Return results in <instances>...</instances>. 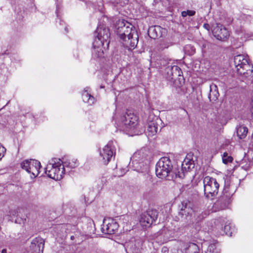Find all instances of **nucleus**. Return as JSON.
<instances>
[{
  "label": "nucleus",
  "instance_id": "obj_1",
  "mask_svg": "<svg viewBox=\"0 0 253 253\" xmlns=\"http://www.w3.org/2000/svg\"><path fill=\"white\" fill-rule=\"evenodd\" d=\"M117 33L124 47L128 50L134 49L138 42V35L134 26L125 20H120L117 25Z\"/></svg>",
  "mask_w": 253,
  "mask_h": 253
},
{
  "label": "nucleus",
  "instance_id": "obj_2",
  "mask_svg": "<svg viewBox=\"0 0 253 253\" xmlns=\"http://www.w3.org/2000/svg\"><path fill=\"white\" fill-rule=\"evenodd\" d=\"M97 37L93 42V55L97 58L104 56V52L108 49L110 33L105 25H99L96 29Z\"/></svg>",
  "mask_w": 253,
  "mask_h": 253
},
{
  "label": "nucleus",
  "instance_id": "obj_3",
  "mask_svg": "<svg viewBox=\"0 0 253 253\" xmlns=\"http://www.w3.org/2000/svg\"><path fill=\"white\" fill-rule=\"evenodd\" d=\"M180 207L179 215L182 217L185 216L188 221L189 220V225L192 224L195 227V231H192V232H196L200 230L199 222L210 214L209 212L194 211L191 207L190 204L185 202L181 203Z\"/></svg>",
  "mask_w": 253,
  "mask_h": 253
},
{
  "label": "nucleus",
  "instance_id": "obj_4",
  "mask_svg": "<svg viewBox=\"0 0 253 253\" xmlns=\"http://www.w3.org/2000/svg\"><path fill=\"white\" fill-rule=\"evenodd\" d=\"M129 165L132 167L134 170L142 173L146 178L150 176L149 161L142 151L134 153L131 157Z\"/></svg>",
  "mask_w": 253,
  "mask_h": 253
},
{
  "label": "nucleus",
  "instance_id": "obj_5",
  "mask_svg": "<svg viewBox=\"0 0 253 253\" xmlns=\"http://www.w3.org/2000/svg\"><path fill=\"white\" fill-rule=\"evenodd\" d=\"M236 190V185L231 182L229 178L226 177L224 179V186L222 194L216 201V204L220 206L221 210H223L228 207Z\"/></svg>",
  "mask_w": 253,
  "mask_h": 253
},
{
  "label": "nucleus",
  "instance_id": "obj_6",
  "mask_svg": "<svg viewBox=\"0 0 253 253\" xmlns=\"http://www.w3.org/2000/svg\"><path fill=\"white\" fill-rule=\"evenodd\" d=\"M66 171L64 166H62V161L59 159L54 158L47 165L45 172L49 177L60 180Z\"/></svg>",
  "mask_w": 253,
  "mask_h": 253
},
{
  "label": "nucleus",
  "instance_id": "obj_7",
  "mask_svg": "<svg viewBox=\"0 0 253 253\" xmlns=\"http://www.w3.org/2000/svg\"><path fill=\"white\" fill-rule=\"evenodd\" d=\"M173 166L170 159L167 157L161 158L156 165V174L162 179L169 177L172 172Z\"/></svg>",
  "mask_w": 253,
  "mask_h": 253
},
{
  "label": "nucleus",
  "instance_id": "obj_8",
  "mask_svg": "<svg viewBox=\"0 0 253 253\" xmlns=\"http://www.w3.org/2000/svg\"><path fill=\"white\" fill-rule=\"evenodd\" d=\"M138 124V117L131 111L128 110L121 117L117 127L120 130L128 131L136 127Z\"/></svg>",
  "mask_w": 253,
  "mask_h": 253
},
{
  "label": "nucleus",
  "instance_id": "obj_9",
  "mask_svg": "<svg viewBox=\"0 0 253 253\" xmlns=\"http://www.w3.org/2000/svg\"><path fill=\"white\" fill-rule=\"evenodd\" d=\"M204 195L207 199L212 200L218 192L219 184L213 177L207 176L203 179Z\"/></svg>",
  "mask_w": 253,
  "mask_h": 253
},
{
  "label": "nucleus",
  "instance_id": "obj_10",
  "mask_svg": "<svg viewBox=\"0 0 253 253\" xmlns=\"http://www.w3.org/2000/svg\"><path fill=\"white\" fill-rule=\"evenodd\" d=\"M248 60V57L245 55L240 54L234 57V63L238 74L245 75L252 73Z\"/></svg>",
  "mask_w": 253,
  "mask_h": 253
},
{
  "label": "nucleus",
  "instance_id": "obj_11",
  "mask_svg": "<svg viewBox=\"0 0 253 253\" xmlns=\"http://www.w3.org/2000/svg\"><path fill=\"white\" fill-rule=\"evenodd\" d=\"M21 167L30 174L32 178H34L37 177L40 173L41 163L36 160H26L21 163Z\"/></svg>",
  "mask_w": 253,
  "mask_h": 253
},
{
  "label": "nucleus",
  "instance_id": "obj_12",
  "mask_svg": "<svg viewBox=\"0 0 253 253\" xmlns=\"http://www.w3.org/2000/svg\"><path fill=\"white\" fill-rule=\"evenodd\" d=\"M158 217V212L156 210H148L141 214L139 219L140 225L143 227H149Z\"/></svg>",
  "mask_w": 253,
  "mask_h": 253
},
{
  "label": "nucleus",
  "instance_id": "obj_13",
  "mask_svg": "<svg viewBox=\"0 0 253 253\" xmlns=\"http://www.w3.org/2000/svg\"><path fill=\"white\" fill-rule=\"evenodd\" d=\"M114 147L113 146V143L109 142L102 149L100 150L99 154L101 161L105 164L107 165L111 160L114 155Z\"/></svg>",
  "mask_w": 253,
  "mask_h": 253
},
{
  "label": "nucleus",
  "instance_id": "obj_14",
  "mask_svg": "<svg viewBox=\"0 0 253 253\" xmlns=\"http://www.w3.org/2000/svg\"><path fill=\"white\" fill-rule=\"evenodd\" d=\"M192 155L188 154L186 155V158L182 162L181 164V172L178 171L176 173V176L180 178H183L184 176V172L189 171L194 167V161L192 160Z\"/></svg>",
  "mask_w": 253,
  "mask_h": 253
},
{
  "label": "nucleus",
  "instance_id": "obj_15",
  "mask_svg": "<svg viewBox=\"0 0 253 253\" xmlns=\"http://www.w3.org/2000/svg\"><path fill=\"white\" fill-rule=\"evenodd\" d=\"M213 36L218 40L224 41L229 36L227 29L220 23H217L212 30Z\"/></svg>",
  "mask_w": 253,
  "mask_h": 253
},
{
  "label": "nucleus",
  "instance_id": "obj_16",
  "mask_svg": "<svg viewBox=\"0 0 253 253\" xmlns=\"http://www.w3.org/2000/svg\"><path fill=\"white\" fill-rule=\"evenodd\" d=\"M44 245V240L41 237H36L31 242L30 248L35 253H42Z\"/></svg>",
  "mask_w": 253,
  "mask_h": 253
},
{
  "label": "nucleus",
  "instance_id": "obj_17",
  "mask_svg": "<svg viewBox=\"0 0 253 253\" xmlns=\"http://www.w3.org/2000/svg\"><path fill=\"white\" fill-rule=\"evenodd\" d=\"M142 242L141 240H132L127 244L126 247L132 253H140L142 250Z\"/></svg>",
  "mask_w": 253,
  "mask_h": 253
},
{
  "label": "nucleus",
  "instance_id": "obj_18",
  "mask_svg": "<svg viewBox=\"0 0 253 253\" xmlns=\"http://www.w3.org/2000/svg\"><path fill=\"white\" fill-rule=\"evenodd\" d=\"M67 226L68 225L67 224L57 225L52 231L53 235L59 238H63L66 235L67 233Z\"/></svg>",
  "mask_w": 253,
  "mask_h": 253
},
{
  "label": "nucleus",
  "instance_id": "obj_19",
  "mask_svg": "<svg viewBox=\"0 0 253 253\" xmlns=\"http://www.w3.org/2000/svg\"><path fill=\"white\" fill-rule=\"evenodd\" d=\"M118 224L116 222L112 221L102 228V232L107 234H113L117 229Z\"/></svg>",
  "mask_w": 253,
  "mask_h": 253
},
{
  "label": "nucleus",
  "instance_id": "obj_20",
  "mask_svg": "<svg viewBox=\"0 0 253 253\" xmlns=\"http://www.w3.org/2000/svg\"><path fill=\"white\" fill-rule=\"evenodd\" d=\"M219 96L217 86L215 84H211L210 85V91L209 94V98L210 101H216Z\"/></svg>",
  "mask_w": 253,
  "mask_h": 253
},
{
  "label": "nucleus",
  "instance_id": "obj_21",
  "mask_svg": "<svg viewBox=\"0 0 253 253\" xmlns=\"http://www.w3.org/2000/svg\"><path fill=\"white\" fill-rule=\"evenodd\" d=\"M201 245L194 243H190L186 248V253H201Z\"/></svg>",
  "mask_w": 253,
  "mask_h": 253
},
{
  "label": "nucleus",
  "instance_id": "obj_22",
  "mask_svg": "<svg viewBox=\"0 0 253 253\" xmlns=\"http://www.w3.org/2000/svg\"><path fill=\"white\" fill-rule=\"evenodd\" d=\"M89 87H86L82 94V98L84 102L91 105L94 103V98L88 92Z\"/></svg>",
  "mask_w": 253,
  "mask_h": 253
},
{
  "label": "nucleus",
  "instance_id": "obj_23",
  "mask_svg": "<svg viewBox=\"0 0 253 253\" xmlns=\"http://www.w3.org/2000/svg\"><path fill=\"white\" fill-rule=\"evenodd\" d=\"M62 166H64L66 170V169H73L77 167L78 166V163L77 159H72L67 161L62 162Z\"/></svg>",
  "mask_w": 253,
  "mask_h": 253
},
{
  "label": "nucleus",
  "instance_id": "obj_24",
  "mask_svg": "<svg viewBox=\"0 0 253 253\" xmlns=\"http://www.w3.org/2000/svg\"><path fill=\"white\" fill-rule=\"evenodd\" d=\"M237 134L240 139H243L246 137L248 133V128L243 126H240L236 128Z\"/></svg>",
  "mask_w": 253,
  "mask_h": 253
},
{
  "label": "nucleus",
  "instance_id": "obj_25",
  "mask_svg": "<svg viewBox=\"0 0 253 253\" xmlns=\"http://www.w3.org/2000/svg\"><path fill=\"white\" fill-rule=\"evenodd\" d=\"M158 127L157 124L154 122H151L149 124L147 131L149 133V135H153L157 132Z\"/></svg>",
  "mask_w": 253,
  "mask_h": 253
},
{
  "label": "nucleus",
  "instance_id": "obj_26",
  "mask_svg": "<svg viewBox=\"0 0 253 253\" xmlns=\"http://www.w3.org/2000/svg\"><path fill=\"white\" fill-rule=\"evenodd\" d=\"M166 78L170 81L174 80L175 79L173 76L171 66H168L165 69Z\"/></svg>",
  "mask_w": 253,
  "mask_h": 253
},
{
  "label": "nucleus",
  "instance_id": "obj_27",
  "mask_svg": "<svg viewBox=\"0 0 253 253\" xmlns=\"http://www.w3.org/2000/svg\"><path fill=\"white\" fill-rule=\"evenodd\" d=\"M171 70L174 79L180 76L182 74L180 68L176 65L171 66Z\"/></svg>",
  "mask_w": 253,
  "mask_h": 253
},
{
  "label": "nucleus",
  "instance_id": "obj_28",
  "mask_svg": "<svg viewBox=\"0 0 253 253\" xmlns=\"http://www.w3.org/2000/svg\"><path fill=\"white\" fill-rule=\"evenodd\" d=\"M216 245L215 243L211 244L209 245L207 250L204 253H217L215 251Z\"/></svg>",
  "mask_w": 253,
  "mask_h": 253
},
{
  "label": "nucleus",
  "instance_id": "obj_29",
  "mask_svg": "<svg viewBox=\"0 0 253 253\" xmlns=\"http://www.w3.org/2000/svg\"><path fill=\"white\" fill-rule=\"evenodd\" d=\"M233 158L231 156H228L227 153H224L222 157V162L224 164H227L228 163L232 162Z\"/></svg>",
  "mask_w": 253,
  "mask_h": 253
},
{
  "label": "nucleus",
  "instance_id": "obj_30",
  "mask_svg": "<svg viewBox=\"0 0 253 253\" xmlns=\"http://www.w3.org/2000/svg\"><path fill=\"white\" fill-rule=\"evenodd\" d=\"M196 12L194 10H187V11H183L181 12V15L183 17H186L187 15L189 16H193L195 15Z\"/></svg>",
  "mask_w": 253,
  "mask_h": 253
},
{
  "label": "nucleus",
  "instance_id": "obj_31",
  "mask_svg": "<svg viewBox=\"0 0 253 253\" xmlns=\"http://www.w3.org/2000/svg\"><path fill=\"white\" fill-rule=\"evenodd\" d=\"M231 228L230 225H225L224 226V232L227 235L232 236V231H230L229 230Z\"/></svg>",
  "mask_w": 253,
  "mask_h": 253
},
{
  "label": "nucleus",
  "instance_id": "obj_32",
  "mask_svg": "<svg viewBox=\"0 0 253 253\" xmlns=\"http://www.w3.org/2000/svg\"><path fill=\"white\" fill-rule=\"evenodd\" d=\"M6 149L0 143V161L4 157Z\"/></svg>",
  "mask_w": 253,
  "mask_h": 253
},
{
  "label": "nucleus",
  "instance_id": "obj_33",
  "mask_svg": "<svg viewBox=\"0 0 253 253\" xmlns=\"http://www.w3.org/2000/svg\"><path fill=\"white\" fill-rule=\"evenodd\" d=\"M160 26H155L154 28H152L150 29V31L153 30L154 31H156L157 30H160Z\"/></svg>",
  "mask_w": 253,
  "mask_h": 253
},
{
  "label": "nucleus",
  "instance_id": "obj_34",
  "mask_svg": "<svg viewBox=\"0 0 253 253\" xmlns=\"http://www.w3.org/2000/svg\"><path fill=\"white\" fill-rule=\"evenodd\" d=\"M7 253L6 250V249H3V250H2L1 253Z\"/></svg>",
  "mask_w": 253,
  "mask_h": 253
},
{
  "label": "nucleus",
  "instance_id": "obj_35",
  "mask_svg": "<svg viewBox=\"0 0 253 253\" xmlns=\"http://www.w3.org/2000/svg\"><path fill=\"white\" fill-rule=\"evenodd\" d=\"M167 248H163L162 249V251L166 252L167 251Z\"/></svg>",
  "mask_w": 253,
  "mask_h": 253
},
{
  "label": "nucleus",
  "instance_id": "obj_36",
  "mask_svg": "<svg viewBox=\"0 0 253 253\" xmlns=\"http://www.w3.org/2000/svg\"><path fill=\"white\" fill-rule=\"evenodd\" d=\"M126 171L124 170V172L122 173L121 174L119 175V176H122L125 173Z\"/></svg>",
  "mask_w": 253,
  "mask_h": 253
},
{
  "label": "nucleus",
  "instance_id": "obj_37",
  "mask_svg": "<svg viewBox=\"0 0 253 253\" xmlns=\"http://www.w3.org/2000/svg\"><path fill=\"white\" fill-rule=\"evenodd\" d=\"M188 47H191L190 45H187L186 47V48H188Z\"/></svg>",
  "mask_w": 253,
  "mask_h": 253
},
{
  "label": "nucleus",
  "instance_id": "obj_38",
  "mask_svg": "<svg viewBox=\"0 0 253 253\" xmlns=\"http://www.w3.org/2000/svg\"><path fill=\"white\" fill-rule=\"evenodd\" d=\"M74 238V236H71V239L72 240H73Z\"/></svg>",
  "mask_w": 253,
  "mask_h": 253
},
{
  "label": "nucleus",
  "instance_id": "obj_39",
  "mask_svg": "<svg viewBox=\"0 0 253 253\" xmlns=\"http://www.w3.org/2000/svg\"><path fill=\"white\" fill-rule=\"evenodd\" d=\"M65 30L66 31V32H67V27H65Z\"/></svg>",
  "mask_w": 253,
  "mask_h": 253
}]
</instances>
